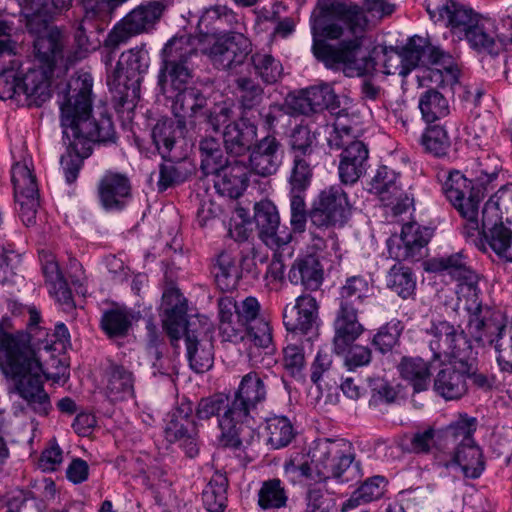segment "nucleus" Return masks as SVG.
Wrapping results in <instances>:
<instances>
[{"label": "nucleus", "instance_id": "f257e3e1", "mask_svg": "<svg viewBox=\"0 0 512 512\" xmlns=\"http://www.w3.org/2000/svg\"><path fill=\"white\" fill-rule=\"evenodd\" d=\"M92 79L89 75L72 79L59 100L61 126L66 139L67 153L61 157L67 183H73L79 174L83 160L92 153V144L115 142L116 134L112 119L101 115L92 116Z\"/></svg>", "mask_w": 512, "mask_h": 512}, {"label": "nucleus", "instance_id": "f03ea898", "mask_svg": "<svg viewBox=\"0 0 512 512\" xmlns=\"http://www.w3.org/2000/svg\"><path fill=\"white\" fill-rule=\"evenodd\" d=\"M368 19L357 5H342L334 21L313 27V54L328 68L343 67L348 74L363 76L375 70L376 62L363 51Z\"/></svg>", "mask_w": 512, "mask_h": 512}, {"label": "nucleus", "instance_id": "7ed1b4c3", "mask_svg": "<svg viewBox=\"0 0 512 512\" xmlns=\"http://www.w3.org/2000/svg\"><path fill=\"white\" fill-rule=\"evenodd\" d=\"M195 49L189 37L174 36L161 51L157 85L160 93L172 100V112L177 119L195 117L207 104L201 90L190 85Z\"/></svg>", "mask_w": 512, "mask_h": 512}, {"label": "nucleus", "instance_id": "20e7f679", "mask_svg": "<svg viewBox=\"0 0 512 512\" xmlns=\"http://www.w3.org/2000/svg\"><path fill=\"white\" fill-rule=\"evenodd\" d=\"M426 334L432 360L438 362L434 384H487L475 359H465L472 346L464 330L446 320L433 321Z\"/></svg>", "mask_w": 512, "mask_h": 512}, {"label": "nucleus", "instance_id": "39448f33", "mask_svg": "<svg viewBox=\"0 0 512 512\" xmlns=\"http://www.w3.org/2000/svg\"><path fill=\"white\" fill-rule=\"evenodd\" d=\"M394 60L398 65L395 70L389 69L388 75L398 74L407 76L419 65H436L440 68L432 70L431 79L439 86H453L458 83V69L453 65V58L437 46H433L428 39L414 36L410 38L401 53L389 56V61Z\"/></svg>", "mask_w": 512, "mask_h": 512}, {"label": "nucleus", "instance_id": "423d86ee", "mask_svg": "<svg viewBox=\"0 0 512 512\" xmlns=\"http://www.w3.org/2000/svg\"><path fill=\"white\" fill-rule=\"evenodd\" d=\"M148 67V52L142 48H132L121 54L116 68L107 78L112 102L118 113H129L135 108Z\"/></svg>", "mask_w": 512, "mask_h": 512}, {"label": "nucleus", "instance_id": "0eeeda50", "mask_svg": "<svg viewBox=\"0 0 512 512\" xmlns=\"http://www.w3.org/2000/svg\"><path fill=\"white\" fill-rule=\"evenodd\" d=\"M186 36L195 45V58L198 51L207 55L212 64L222 70H233L241 66L248 55L252 52L250 40L238 32H213L198 37L191 34H180Z\"/></svg>", "mask_w": 512, "mask_h": 512}, {"label": "nucleus", "instance_id": "6e6552de", "mask_svg": "<svg viewBox=\"0 0 512 512\" xmlns=\"http://www.w3.org/2000/svg\"><path fill=\"white\" fill-rule=\"evenodd\" d=\"M443 192L460 215L466 220L463 234L471 239L480 248L482 236V222H479L478 213L482 196L479 189L473 187L472 181L461 172L449 173L443 184Z\"/></svg>", "mask_w": 512, "mask_h": 512}, {"label": "nucleus", "instance_id": "1a4fd4ad", "mask_svg": "<svg viewBox=\"0 0 512 512\" xmlns=\"http://www.w3.org/2000/svg\"><path fill=\"white\" fill-rule=\"evenodd\" d=\"M266 398L264 386H239L232 405L219 420L220 442L223 446L239 447L245 440L244 421Z\"/></svg>", "mask_w": 512, "mask_h": 512}, {"label": "nucleus", "instance_id": "9d476101", "mask_svg": "<svg viewBox=\"0 0 512 512\" xmlns=\"http://www.w3.org/2000/svg\"><path fill=\"white\" fill-rule=\"evenodd\" d=\"M313 457L318 480L333 478L344 483L354 479L350 476V467L355 454L347 440L326 438L317 444Z\"/></svg>", "mask_w": 512, "mask_h": 512}, {"label": "nucleus", "instance_id": "9b49d317", "mask_svg": "<svg viewBox=\"0 0 512 512\" xmlns=\"http://www.w3.org/2000/svg\"><path fill=\"white\" fill-rule=\"evenodd\" d=\"M352 214V205L341 184L320 191L309 210L311 225L319 229L341 228Z\"/></svg>", "mask_w": 512, "mask_h": 512}, {"label": "nucleus", "instance_id": "f8f14e48", "mask_svg": "<svg viewBox=\"0 0 512 512\" xmlns=\"http://www.w3.org/2000/svg\"><path fill=\"white\" fill-rule=\"evenodd\" d=\"M166 8L164 1H148L140 4L109 32L104 41L105 47L115 50L131 37L149 32L160 21Z\"/></svg>", "mask_w": 512, "mask_h": 512}, {"label": "nucleus", "instance_id": "ddd939ff", "mask_svg": "<svg viewBox=\"0 0 512 512\" xmlns=\"http://www.w3.org/2000/svg\"><path fill=\"white\" fill-rule=\"evenodd\" d=\"M11 180L14 198L19 206V216L26 226L36 223V214L40 206V195L36 176L25 162H17L12 166Z\"/></svg>", "mask_w": 512, "mask_h": 512}, {"label": "nucleus", "instance_id": "4468645a", "mask_svg": "<svg viewBox=\"0 0 512 512\" xmlns=\"http://www.w3.org/2000/svg\"><path fill=\"white\" fill-rule=\"evenodd\" d=\"M482 236L481 250L486 251L488 246L508 261L509 254H512V230L503 224L497 203L488 201L482 209Z\"/></svg>", "mask_w": 512, "mask_h": 512}, {"label": "nucleus", "instance_id": "2eb2a0df", "mask_svg": "<svg viewBox=\"0 0 512 512\" xmlns=\"http://www.w3.org/2000/svg\"><path fill=\"white\" fill-rule=\"evenodd\" d=\"M18 370L19 373L12 374L10 378L17 384L65 383L69 378V368L60 359L52 358L51 364L43 367L31 346L21 359Z\"/></svg>", "mask_w": 512, "mask_h": 512}, {"label": "nucleus", "instance_id": "dca6fc26", "mask_svg": "<svg viewBox=\"0 0 512 512\" xmlns=\"http://www.w3.org/2000/svg\"><path fill=\"white\" fill-rule=\"evenodd\" d=\"M28 32L34 37V53L39 66L47 72L59 69L65 73L69 67H65L67 51L64 50V36L61 31L48 24L43 31Z\"/></svg>", "mask_w": 512, "mask_h": 512}, {"label": "nucleus", "instance_id": "f3484780", "mask_svg": "<svg viewBox=\"0 0 512 512\" xmlns=\"http://www.w3.org/2000/svg\"><path fill=\"white\" fill-rule=\"evenodd\" d=\"M259 239L271 249H279L292 240L289 228L280 225L277 207L270 200H261L254 205L253 216Z\"/></svg>", "mask_w": 512, "mask_h": 512}, {"label": "nucleus", "instance_id": "a211bd4d", "mask_svg": "<svg viewBox=\"0 0 512 512\" xmlns=\"http://www.w3.org/2000/svg\"><path fill=\"white\" fill-rule=\"evenodd\" d=\"M13 26L0 19V99H12L20 95V77L15 71L16 43L10 40Z\"/></svg>", "mask_w": 512, "mask_h": 512}, {"label": "nucleus", "instance_id": "6ab92c4d", "mask_svg": "<svg viewBox=\"0 0 512 512\" xmlns=\"http://www.w3.org/2000/svg\"><path fill=\"white\" fill-rule=\"evenodd\" d=\"M432 231L415 222L402 226L399 236L392 235L387 240L388 253L397 261L421 257V250L429 243Z\"/></svg>", "mask_w": 512, "mask_h": 512}, {"label": "nucleus", "instance_id": "aec40b11", "mask_svg": "<svg viewBox=\"0 0 512 512\" xmlns=\"http://www.w3.org/2000/svg\"><path fill=\"white\" fill-rule=\"evenodd\" d=\"M248 153L251 172L261 177L274 175L284 157L282 144L274 135H267L255 141Z\"/></svg>", "mask_w": 512, "mask_h": 512}, {"label": "nucleus", "instance_id": "412c9836", "mask_svg": "<svg viewBox=\"0 0 512 512\" xmlns=\"http://www.w3.org/2000/svg\"><path fill=\"white\" fill-rule=\"evenodd\" d=\"M467 329L470 337L479 346L485 347L495 346L498 338L506 334L507 326L499 313L479 305L470 315Z\"/></svg>", "mask_w": 512, "mask_h": 512}, {"label": "nucleus", "instance_id": "4be33fe9", "mask_svg": "<svg viewBox=\"0 0 512 512\" xmlns=\"http://www.w3.org/2000/svg\"><path fill=\"white\" fill-rule=\"evenodd\" d=\"M258 127L252 117L239 116L223 131V142L227 155L244 158L256 141Z\"/></svg>", "mask_w": 512, "mask_h": 512}, {"label": "nucleus", "instance_id": "5701e85b", "mask_svg": "<svg viewBox=\"0 0 512 512\" xmlns=\"http://www.w3.org/2000/svg\"><path fill=\"white\" fill-rule=\"evenodd\" d=\"M318 305L314 297L301 295L295 304H288L283 311V324L287 331L308 334L317 326Z\"/></svg>", "mask_w": 512, "mask_h": 512}, {"label": "nucleus", "instance_id": "b1692460", "mask_svg": "<svg viewBox=\"0 0 512 512\" xmlns=\"http://www.w3.org/2000/svg\"><path fill=\"white\" fill-rule=\"evenodd\" d=\"M26 19L27 31L40 32L52 24L54 18L69 9L72 0H19Z\"/></svg>", "mask_w": 512, "mask_h": 512}, {"label": "nucleus", "instance_id": "393cba45", "mask_svg": "<svg viewBox=\"0 0 512 512\" xmlns=\"http://www.w3.org/2000/svg\"><path fill=\"white\" fill-rule=\"evenodd\" d=\"M31 343V334L18 331L7 332L0 324V369L10 379L12 374L19 373L18 367Z\"/></svg>", "mask_w": 512, "mask_h": 512}, {"label": "nucleus", "instance_id": "a878e982", "mask_svg": "<svg viewBox=\"0 0 512 512\" xmlns=\"http://www.w3.org/2000/svg\"><path fill=\"white\" fill-rule=\"evenodd\" d=\"M247 262L252 263V260L247 256L239 258L232 251L222 250L217 253L211 260V273L217 287L222 291L235 289Z\"/></svg>", "mask_w": 512, "mask_h": 512}, {"label": "nucleus", "instance_id": "bb28decb", "mask_svg": "<svg viewBox=\"0 0 512 512\" xmlns=\"http://www.w3.org/2000/svg\"><path fill=\"white\" fill-rule=\"evenodd\" d=\"M425 270L432 273L447 272L452 278L465 285L474 293L479 281L478 274L468 265L462 253H455L446 257L432 258L425 262Z\"/></svg>", "mask_w": 512, "mask_h": 512}, {"label": "nucleus", "instance_id": "cd10ccee", "mask_svg": "<svg viewBox=\"0 0 512 512\" xmlns=\"http://www.w3.org/2000/svg\"><path fill=\"white\" fill-rule=\"evenodd\" d=\"M369 150L366 144L358 140L352 142L340 154L338 166L339 178L342 184H354L368 168Z\"/></svg>", "mask_w": 512, "mask_h": 512}, {"label": "nucleus", "instance_id": "c85d7f7f", "mask_svg": "<svg viewBox=\"0 0 512 512\" xmlns=\"http://www.w3.org/2000/svg\"><path fill=\"white\" fill-rule=\"evenodd\" d=\"M131 182L127 175L108 171L100 180L98 192L105 209L120 210L131 198Z\"/></svg>", "mask_w": 512, "mask_h": 512}, {"label": "nucleus", "instance_id": "c756f323", "mask_svg": "<svg viewBox=\"0 0 512 512\" xmlns=\"http://www.w3.org/2000/svg\"><path fill=\"white\" fill-rule=\"evenodd\" d=\"M396 175L387 166H381L372 178V188L379 194L386 206H391L395 215L406 211L410 199L396 185Z\"/></svg>", "mask_w": 512, "mask_h": 512}, {"label": "nucleus", "instance_id": "7c9ffc66", "mask_svg": "<svg viewBox=\"0 0 512 512\" xmlns=\"http://www.w3.org/2000/svg\"><path fill=\"white\" fill-rule=\"evenodd\" d=\"M185 344L190 367L197 373L209 370L214 361L211 336L203 331L186 329Z\"/></svg>", "mask_w": 512, "mask_h": 512}, {"label": "nucleus", "instance_id": "2f4dec72", "mask_svg": "<svg viewBox=\"0 0 512 512\" xmlns=\"http://www.w3.org/2000/svg\"><path fill=\"white\" fill-rule=\"evenodd\" d=\"M358 310L339 308L334 322L335 336L333 339L336 353H344L361 335L362 325L357 319Z\"/></svg>", "mask_w": 512, "mask_h": 512}, {"label": "nucleus", "instance_id": "473e14b6", "mask_svg": "<svg viewBox=\"0 0 512 512\" xmlns=\"http://www.w3.org/2000/svg\"><path fill=\"white\" fill-rule=\"evenodd\" d=\"M53 72H47L45 68L29 69L23 77H20V93L24 94L30 104L41 106L46 102L50 94V79Z\"/></svg>", "mask_w": 512, "mask_h": 512}, {"label": "nucleus", "instance_id": "72a5a7b5", "mask_svg": "<svg viewBox=\"0 0 512 512\" xmlns=\"http://www.w3.org/2000/svg\"><path fill=\"white\" fill-rule=\"evenodd\" d=\"M186 128V120L162 118L154 125L151 137L158 153L163 159L171 156L176 144V139L183 136Z\"/></svg>", "mask_w": 512, "mask_h": 512}, {"label": "nucleus", "instance_id": "f704fd0d", "mask_svg": "<svg viewBox=\"0 0 512 512\" xmlns=\"http://www.w3.org/2000/svg\"><path fill=\"white\" fill-rule=\"evenodd\" d=\"M291 283L302 285L307 290H317L323 281V269L319 260L313 255L298 258L289 271Z\"/></svg>", "mask_w": 512, "mask_h": 512}, {"label": "nucleus", "instance_id": "c9c22d12", "mask_svg": "<svg viewBox=\"0 0 512 512\" xmlns=\"http://www.w3.org/2000/svg\"><path fill=\"white\" fill-rule=\"evenodd\" d=\"M237 102L240 116L252 117V112L262 104L264 100V88L254 79L242 76L235 80Z\"/></svg>", "mask_w": 512, "mask_h": 512}, {"label": "nucleus", "instance_id": "e433bc0d", "mask_svg": "<svg viewBox=\"0 0 512 512\" xmlns=\"http://www.w3.org/2000/svg\"><path fill=\"white\" fill-rule=\"evenodd\" d=\"M435 361H426L423 358L416 356H403L397 365V371L400 378L411 384H426L431 381L434 372L438 367H434Z\"/></svg>", "mask_w": 512, "mask_h": 512}, {"label": "nucleus", "instance_id": "4c0bfd02", "mask_svg": "<svg viewBox=\"0 0 512 512\" xmlns=\"http://www.w3.org/2000/svg\"><path fill=\"white\" fill-rule=\"evenodd\" d=\"M164 161L159 167L157 186L160 192L183 183L192 174L191 165L184 158L171 154Z\"/></svg>", "mask_w": 512, "mask_h": 512}, {"label": "nucleus", "instance_id": "58836bf2", "mask_svg": "<svg viewBox=\"0 0 512 512\" xmlns=\"http://www.w3.org/2000/svg\"><path fill=\"white\" fill-rule=\"evenodd\" d=\"M451 465L459 467L465 477L478 478L484 470L480 448L474 441L461 443L454 453Z\"/></svg>", "mask_w": 512, "mask_h": 512}, {"label": "nucleus", "instance_id": "ea45409f", "mask_svg": "<svg viewBox=\"0 0 512 512\" xmlns=\"http://www.w3.org/2000/svg\"><path fill=\"white\" fill-rule=\"evenodd\" d=\"M386 285L402 299H408L415 293L416 276L410 267L398 261L389 269Z\"/></svg>", "mask_w": 512, "mask_h": 512}, {"label": "nucleus", "instance_id": "a19ab883", "mask_svg": "<svg viewBox=\"0 0 512 512\" xmlns=\"http://www.w3.org/2000/svg\"><path fill=\"white\" fill-rule=\"evenodd\" d=\"M370 291V285L363 276H351L347 278L345 284L340 288L339 292V308L356 309L367 297Z\"/></svg>", "mask_w": 512, "mask_h": 512}, {"label": "nucleus", "instance_id": "79ce46f5", "mask_svg": "<svg viewBox=\"0 0 512 512\" xmlns=\"http://www.w3.org/2000/svg\"><path fill=\"white\" fill-rule=\"evenodd\" d=\"M227 477L216 472L202 493V501L209 512H223L227 505Z\"/></svg>", "mask_w": 512, "mask_h": 512}, {"label": "nucleus", "instance_id": "37998d69", "mask_svg": "<svg viewBox=\"0 0 512 512\" xmlns=\"http://www.w3.org/2000/svg\"><path fill=\"white\" fill-rule=\"evenodd\" d=\"M83 9L85 10V16L78 22L74 34L76 50L67 51L65 67H70L74 65L77 61L85 58L88 55V53L94 49V46L90 42L89 37L86 34V31L87 25L93 26L91 19L97 14H93L91 12L88 13V11L84 7Z\"/></svg>", "mask_w": 512, "mask_h": 512}, {"label": "nucleus", "instance_id": "c03bdc74", "mask_svg": "<svg viewBox=\"0 0 512 512\" xmlns=\"http://www.w3.org/2000/svg\"><path fill=\"white\" fill-rule=\"evenodd\" d=\"M201 157V169L205 175L214 174L225 163L226 157L223 154L218 139L205 137L199 142Z\"/></svg>", "mask_w": 512, "mask_h": 512}, {"label": "nucleus", "instance_id": "a18cd8bd", "mask_svg": "<svg viewBox=\"0 0 512 512\" xmlns=\"http://www.w3.org/2000/svg\"><path fill=\"white\" fill-rule=\"evenodd\" d=\"M283 367H284V381L290 379L291 381L300 382L306 376V362L303 348L290 344L283 349Z\"/></svg>", "mask_w": 512, "mask_h": 512}, {"label": "nucleus", "instance_id": "49530a36", "mask_svg": "<svg viewBox=\"0 0 512 512\" xmlns=\"http://www.w3.org/2000/svg\"><path fill=\"white\" fill-rule=\"evenodd\" d=\"M420 142L424 150L435 157L446 156L451 146L447 130L438 124L428 126Z\"/></svg>", "mask_w": 512, "mask_h": 512}, {"label": "nucleus", "instance_id": "de8ad7c7", "mask_svg": "<svg viewBox=\"0 0 512 512\" xmlns=\"http://www.w3.org/2000/svg\"><path fill=\"white\" fill-rule=\"evenodd\" d=\"M419 108L423 119L432 123L449 114V106L446 98L438 91L429 89L425 91L419 100Z\"/></svg>", "mask_w": 512, "mask_h": 512}, {"label": "nucleus", "instance_id": "09e8293b", "mask_svg": "<svg viewBox=\"0 0 512 512\" xmlns=\"http://www.w3.org/2000/svg\"><path fill=\"white\" fill-rule=\"evenodd\" d=\"M251 62L255 74L259 76L266 85H273L281 80L283 76V66L281 62L272 55L255 53L251 56Z\"/></svg>", "mask_w": 512, "mask_h": 512}, {"label": "nucleus", "instance_id": "8fccbe9b", "mask_svg": "<svg viewBox=\"0 0 512 512\" xmlns=\"http://www.w3.org/2000/svg\"><path fill=\"white\" fill-rule=\"evenodd\" d=\"M288 501L286 490L279 479L264 481L258 492V504L264 509H280Z\"/></svg>", "mask_w": 512, "mask_h": 512}, {"label": "nucleus", "instance_id": "3c124183", "mask_svg": "<svg viewBox=\"0 0 512 512\" xmlns=\"http://www.w3.org/2000/svg\"><path fill=\"white\" fill-rule=\"evenodd\" d=\"M385 484L386 481L383 476L368 478L343 505V510L354 508L361 503H368L380 498L383 495Z\"/></svg>", "mask_w": 512, "mask_h": 512}, {"label": "nucleus", "instance_id": "603ef678", "mask_svg": "<svg viewBox=\"0 0 512 512\" xmlns=\"http://www.w3.org/2000/svg\"><path fill=\"white\" fill-rule=\"evenodd\" d=\"M132 324V316L125 309H110L101 318V327L109 337L125 336Z\"/></svg>", "mask_w": 512, "mask_h": 512}, {"label": "nucleus", "instance_id": "864d4df0", "mask_svg": "<svg viewBox=\"0 0 512 512\" xmlns=\"http://www.w3.org/2000/svg\"><path fill=\"white\" fill-rule=\"evenodd\" d=\"M339 378V373L333 365V355L331 352L319 350L310 368V380L317 384L318 382H334Z\"/></svg>", "mask_w": 512, "mask_h": 512}, {"label": "nucleus", "instance_id": "5fc2aeb1", "mask_svg": "<svg viewBox=\"0 0 512 512\" xmlns=\"http://www.w3.org/2000/svg\"><path fill=\"white\" fill-rule=\"evenodd\" d=\"M268 443L275 449L287 446L294 438L292 424L286 417L267 419Z\"/></svg>", "mask_w": 512, "mask_h": 512}, {"label": "nucleus", "instance_id": "6e6d98bb", "mask_svg": "<svg viewBox=\"0 0 512 512\" xmlns=\"http://www.w3.org/2000/svg\"><path fill=\"white\" fill-rule=\"evenodd\" d=\"M480 17L473 9L456 3L444 24L451 29L452 33L464 35L472 25L480 20Z\"/></svg>", "mask_w": 512, "mask_h": 512}, {"label": "nucleus", "instance_id": "4d7b16f0", "mask_svg": "<svg viewBox=\"0 0 512 512\" xmlns=\"http://www.w3.org/2000/svg\"><path fill=\"white\" fill-rule=\"evenodd\" d=\"M11 392L17 393L34 412L48 414L51 404L43 386H13Z\"/></svg>", "mask_w": 512, "mask_h": 512}, {"label": "nucleus", "instance_id": "13d9d810", "mask_svg": "<svg viewBox=\"0 0 512 512\" xmlns=\"http://www.w3.org/2000/svg\"><path fill=\"white\" fill-rule=\"evenodd\" d=\"M315 135L308 126L297 125L291 132L289 146L292 157L311 158L314 153Z\"/></svg>", "mask_w": 512, "mask_h": 512}, {"label": "nucleus", "instance_id": "bf43d9fd", "mask_svg": "<svg viewBox=\"0 0 512 512\" xmlns=\"http://www.w3.org/2000/svg\"><path fill=\"white\" fill-rule=\"evenodd\" d=\"M306 94L308 95V101L310 102L313 114L339 106L338 97L329 84L325 83L307 88Z\"/></svg>", "mask_w": 512, "mask_h": 512}, {"label": "nucleus", "instance_id": "052dcab7", "mask_svg": "<svg viewBox=\"0 0 512 512\" xmlns=\"http://www.w3.org/2000/svg\"><path fill=\"white\" fill-rule=\"evenodd\" d=\"M187 306H180L177 309L165 308L163 327L172 341L180 339L182 332L193 326V323L186 320Z\"/></svg>", "mask_w": 512, "mask_h": 512}, {"label": "nucleus", "instance_id": "680f3d73", "mask_svg": "<svg viewBox=\"0 0 512 512\" xmlns=\"http://www.w3.org/2000/svg\"><path fill=\"white\" fill-rule=\"evenodd\" d=\"M213 175L216 176L214 186L217 192L232 199L240 197L248 185L247 181L232 175L231 171L218 170Z\"/></svg>", "mask_w": 512, "mask_h": 512}, {"label": "nucleus", "instance_id": "e2e57ef3", "mask_svg": "<svg viewBox=\"0 0 512 512\" xmlns=\"http://www.w3.org/2000/svg\"><path fill=\"white\" fill-rule=\"evenodd\" d=\"M311 158L293 157V166L289 177L290 189L295 192H306L312 179Z\"/></svg>", "mask_w": 512, "mask_h": 512}, {"label": "nucleus", "instance_id": "0e129e2a", "mask_svg": "<svg viewBox=\"0 0 512 512\" xmlns=\"http://www.w3.org/2000/svg\"><path fill=\"white\" fill-rule=\"evenodd\" d=\"M191 409L182 410L180 416L172 415L165 428L166 438L170 441H182L194 432V423L188 418Z\"/></svg>", "mask_w": 512, "mask_h": 512}, {"label": "nucleus", "instance_id": "69168bd1", "mask_svg": "<svg viewBox=\"0 0 512 512\" xmlns=\"http://www.w3.org/2000/svg\"><path fill=\"white\" fill-rule=\"evenodd\" d=\"M463 36L468 41L471 48L479 52L484 51L491 53L495 46L494 37L487 32L481 19L478 20L476 24L472 25Z\"/></svg>", "mask_w": 512, "mask_h": 512}, {"label": "nucleus", "instance_id": "338daca9", "mask_svg": "<svg viewBox=\"0 0 512 512\" xmlns=\"http://www.w3.org/2000/svg\"><path fill=\"white\" fill-rule=\"evenodd\" d=\"M234 19V14L225 6L216 5L205 10L200 22L215 32H224L225 24Z\"/></svg>", "mask_w": 512, "mask_h": 512}, {"label": "nucleus", "instance_id": "774afa93", "mask_svg": "<svg viewBox=\"0 0 512 512\" xmlns=\"http://www.w3.org/2000/svg\"><path fill=\"white\" fill-rule=\"evenodd\" d=\"M494 347L501 370L512 373V327H507L506 334L498 338Z\"/></svg>", "mask_w": 512, "mask_h": 512}]
</instances>
